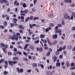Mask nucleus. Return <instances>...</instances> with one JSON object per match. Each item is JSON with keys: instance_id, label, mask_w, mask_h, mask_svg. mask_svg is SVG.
Segmentation results:
<instances>
[{"instance_id": "obj_1", "label": "nucleus", "mask_w": 75, "mask_h": 75, "mask_svg": "<svg viewBox=\"0 0 75 75\" xmlns=\"http://www.w3.org/2000/svg\"><path fill=\"white\" fill-rule=\"evenodd\" d=\"M72 15H71V16L70 17L68 15V13H65L64 14V17L65 19H68L69 20H72L74 18V16H73L74 15V17L75 18V13L72 12Z\"/></svg>"}, {"instance_id": "obj_2", "label": "nucleus", "mask_w": 75, "mask_h": 75, "mask_svg": "<svg viewBox=\"0 0 75 75\" xmlns=\"http://www.w3.org/2000/svg\"><path fill=\"white\" fill-rule=\"evenodd\" d=\"M20 35V34L19 33H17V35H13V36H11V38L12 40H16V41H18V37H17V36H18V35Z\"/></svg>"}, {"instance_id": "obj_3", "label": "nucleus", "mask_w": 75, "mask_h": 75, "mask_svg": "<svg viewBox=\"0 0 75 75\" xmlns=\"http://www.w3.org/2000/svg\"><path fill=\"white\" fill-rule=\"evenodd\" d=\"M58 26H56L55 28V33H59V35H61L62 34V33H61L62 31L61 30L58 29Z\"/></svg>"}, {"instance_id": "obj_4", "label": "nucleus", "mask_w": 75, "mask_h": 75, "mask_svg": "<svg viewBox=\"0 0 75 75\" xmlns=\"http://www.w3.org/2000/svg\"><path fill=\"white\" fill-rule=\"evenodd\" d=\"M28 12V10H25L24 11H21V16H24L25 15V13H27Z\"/></svg>"}, {"instance_id": "obj_5", "label": "nucleus", "mask_w": 75, "mask_h": 75, "mask_svg": "<svg viewBox=\"0 0 75 75\" xmlns=\"http://www.w3.org/2000/svg\"><path fill=\"white\" fill-rule=\"evenodd\" d=\"M8 62L9 65H11V66H13V64H16L17 63V62L16 61H9Z\"/></svg>"}, {"instance_id": "obj_6", "label": "nucleus", "mask_w": 75, "mask_h": 75, "mask_svg": "<svg viewBox=\"0 0 75 75\" xmlns=\"http://www.w3.org/2000/svg\"><path fill=\"white\" fill-rule=\"evenodd\" d=\"M7 3V1L6 0H0V3L3 4V3Z\"/></svg>"}, {"instance_id": "obj_7", "label": "nucleus", "mask_w": 75, "mask_h": 75, "mask_svg": "<svg viewBox=\"0 0 75 75\" xmlns=\"http://www.w3.org/2000/svg\"><path fill=\"white\" fill-rule=\"evenodd\" d=\"M18 19H21L22 20L21 21H22V22H23V21H24V17L21 16L20 17V16H19L18 17Z\"/></svg>"}, {"instance_id": "obj_8", "label": "nucleus", "mask_w": 75, "mask_h": 75, "mask_svg": "<svg viewBox=\"0 0 75 75\" xmlns=\"http://www.w3.org/2000/svg\"><path fill=\"white\" fill-rule=\"evenodd\" d=\"M65 46H64L62 48L60 47L59 49H58V51H61L62 50H65Z\"/></svg>"}, {"instance_id": "obj_9", "label": "nucleus", "mask_w": 75, "mask_h": 75, "mask_svg": "<svg viewBox=\"0 0 75 75\" xmlns=\"http://www.w3.org/2000/svg\"><path fill=\"white\" fill-rule=\"evenodd\" d=\"M58 37L57 35H54L53 36L52 38L53 39H56Z\"/></svg>"}, {"instance_id": "obj_10", "label": "nucleus", "mask_w": 75, "mask_h": 75, "mask_svg": "<svg viewBox=\"0 0 75 75\" xmlns=\"http://www.w3.org/2000/svg\"><path fill=\"white\" fill-rule=\"evenodd\" d=\"M46 74L47 75H52V73L50 71H47Z\"/></svg>"}, {"instance_id": "obj_11", "label": "nucleus", "mask_w": 75, "mask_h": 75, "mask_svg": "<svg viewBox=\"0 0 75 75\" xmlns=\"http://www.w3.org/2000/svg\"><path fill=\"white\" fill-rule=\"evenodd\" d=\"M14 5H16L17 6H19V4L17 2V1H15L14 3Z\"/></svg>"}, {"instance_id": "obj_12", "label": "nucleus", "mask_w": 75, "mask_h": 75, "mask_svg": "<svg viewBox=\"0 0 75 75\" xmlns=\"http://www.w3.org/2000/svg\"><path fill=\"white\" fill-rule=\"evenodd\" d=\"M56 66L57 67H60V63H57L56 64Z\"/></svg>"}, {"instance_id": "obj_13", "label": "nucleus", "mask_w": 75, "mask_h": 75, "mask_svg": "<svg viewBox=\"0 0 75 75\" xmlns=\"http://www.w3.org/2000/svg\"><path fill=\"white\" fill-rule=\"evenodd\" d=\"M27 30L29 32V35H31L32 34H33V32H31V31L30 29H28Z\"/></svg>"}, {"instance_id": "obj_14", "label": "nucleus", "mask_w": 75, "mask_h": 75, "mask_svg": "<svg viewBox=\"0 0 75 75\" xmlns=\"http://www.w3.org/2000/svg\"><path fill=\"white\" fill-rule=\"evenodd\" d=\"M2 50L3 51L4 53H5V54H6V53H7V51H6V48H3Z\"/></svg>"}, {"instance_id": "obj_15", "label": "nucleus", "mask_w": 75, "mask_h": 75, "mask_svg": "<svg viewBox=\"0 0 75 75\" xmlns=\"http://www.w3.org/2000/svg\"><path fill=\"white\" fill-rule=\"evenodd\" d=\"M37 51H41L42 50V49L41 48H40L38 49V48H37Z\"/></svg>"}, {"instance_id": "obj_16", "label": "nucleus", "mask_w": 75, "mask_h": 75, "mask_svg": "<svg viewBox=\"0 0 75 75\" xmlns=\"http://www.w3.org/2000/svg\"><path fill=\"white\" fill-rule=\"evenodd\" d=\"M51 29V28L49 27L48 29H46L45 30L46 32H48V30H50Z\"/></svg>"}, {"instance_id": "obj_17", "label": "nucleus", "mask_w": 75, "mask_h": 75, "mask_svg": "<svg viewBox=\"0 0 75 75\" xmlns=\"http://www.w3.org/2000/svg\"><path fill=\"white\" fill-rule=\"evenodd\" d=\"M28 44H26L25 45V47L24 48V50H25L27 48V47H28Z\"/></svg>"}, {"instance_id": "obj_18", "label": "nucleus", "mask_w": 75, "mask_h": 75, "mask_svg": "<svg viewBox=\"0 0 75 75\" xmlns=\"http://www.w3.org/2000/svg\"><path fill=\"white\" fill-rule=\"evenodd\" d=\"M13 60H18V57H15L13 58Z\"/></svg>"}, {"instance_id": "obj_19", "label": "nucleus", "mask_w": 75, "mask_h": 75, "mask_svg": "<svg viewBox=\"0 0 75 75\" xmlns=\"http://www.w3.org/2000/svg\"><path fill=\"white\" fill-rule=\"evenodd\" d=\"M4 59H1L0 61V64H1V63H2V62H4Z\"/></svg>"}, {"instance_id": "obj_20", "label": "nucleus", "mask_w": 75, "mask_h": 75, "mask_svg": "<svg viewBox=\"0 0 75 75\" xmlns=\"http://www.w3.org/2000/svg\"><path fill=\"white\" fill-rule=\"evenodd\" d=\"M13 20H14L13 22L14 23H16V21H17V20L16 18H13Z\"/></svg>"}, {"instance_id": "obj_21", "label": "nucleus", "mask_w": 75, "mask_h": 75, "mask_svg": "<svg viewBox=\"0 0 75 75\" xmlns=\"http://www.w3.org/2000/svg\"><path fill=\"white\" fill-rule=\"evenodd\" d=\"M47 41L48 42V43L49 44V45H51V42L50 41V40H49V39H47Z\"/></svg>"}, {"instance_id": "obj_22", "label": "nucleus", "mask_w": 75, "mask_h": 75, "mask_svg": "<svg viewBox=\"0 0 75 75\" xmlns=\"http://www.w3.org/2000/svg\"><path fill=\"white\" fill-rule=\"evenodd\" d=\"M41 41L43 42L45 44H46V43H47V40H46L44 41V40H43V39H41Z\"/></svg>"}, {"instance_id": "obj_23", "label": "nucleus", "mask_w": 75, "mask_h": 75, "mask_svg": "<svg viewBox=\"0 0 75 75\" xmlns=\"http://www.w3.org/2000/svg\"><path fill=\"white\" fill-rule=\"evenodd\" d=\"M57 43V40H55L53 42V44L54 45V44H56Z\"/></svg>"}, {"instance_id": "obj_24", "label": "nucleus", "mask_w": 75, "mask_h": 75, "mask_svg": "<svg viewBox=\"0 0 75 75\" xmlns=\"http://www.w3.org/2000/svg\"><path fill=\"white\" fill-rule=\"evenodd\" d=\"M38 65L39 66H40L42 68H44V65H43L39 64Z\"/></svg>"}, {"instance_id": "obj_25", "label": "nucleus", "mask_w": 75, "mask_h": 75, "mask_svg": "<svg viewBox=\"0 0 75 75\" xmlns=\"http://www.w3.org/2000/svg\"><path fill=\"white\" fill-rule=\"evenodd\" d=\"M1 47H4V45H5L4 44L2 43H1L0 44Z\"/></svg>"}, {"instance_id": "obj_26", "label": "nucleus", "mask_w": 75, "mask_h": 75, "mask_svg": "<svg viewBox=\"0 0 75 75\" xmlns=\"http://www.w3.org/2000/svg\"><path fill=\"white\" fill-rule=\"evenodd\" d=\"M38 17H35L34 18L33 20H38Z\"/></svg>"}, {"instance_id": "obj_27", "label": "nucleus", "mask_w": 75, "mask_h": 75, "mask_svg": "<svg viewBox=\"0 0 75 75\" xmlns=\"http://www.w3.org/2000/svg\"><path fill=\"white\" fill-rule=\"evenodd\" d=\"M71 7H74L75 6V4H73L71 5H70Z\"/></svg>"}, {"instance_id": "obj_28", "label": "nucleus", "mask_w": 75, "mask_h": 75, "mask_svg": "<svg viewBox=\"0 0 75 75\" xmlns=\"http://www.w3.org/2000/svg\"><path fill=\"white\" fill-rule=\"evenodd\" d=\"M19 72H23V69H21L19 70Z\"/></svg>"}, {"instance_id": "obj_29", "label": "nucleus", "mask_w": 75, "mask_h": 75, "mask_svg": "<svg viewBox=\"0 0 75 75\" xmlns=\"http://www.w3.org/2000/svg\"><path fill=\"white\" fill-rule=\"evenodd\" d=\"M30 48L32 50H34V47H33V46H30Z\"/></svg>"}, {"instance_id": "obj_30", "label": "nucleus", "mask_w": 75, "mask_h": 75, "mask_svg": "<svg viewBox=\"0 0 75 75\" xmlns=\"http://www.w3.org/2000/svg\"><path fill=\"white\" fill-rule=\"evenodd\" d=\"M23 7H27V5H26V4H25L24 3L23 5Z\"/></svg>"}, {"instance_id": "obj_31", "label": "nucleus", "mask_w": 75, "mask_h": 75, "mask_svg": "<svg viewBox=\"0 0 75 75\" xmlns=\"http://www.w3.org/2000/svg\"><path fill=\"white\" fill-rule=\"evenodd\" d=\"M23 53L24 55H25V56H27L28 55H27V53H25V52H23Z\"/></svg>"}, {"instance_id": "obj_32", "label": "nucleus", "mask_w": 75, "mask_h": 75, "mask_svg": "<svg viewBox=\"0 0 75 75\" xmlns=\"http://www.w3.org/2000/svg\"><path fill=\"white\" fill-rule=\"evenodd\" d=\"M39 42V40H38L37 41H35L34 42L35 44H37Z\"/></svg>"}, {"instance_id": "obj_33", "label": "nucleus", "mask_w": 75, "mask_h": 75, "mask_svg": "<svg viewBox=\"0 0 75 75\" xmlns=\"http://www.w3.org/2000/svg\"><path fill=\"white\" fill-rule=\"evenodd\" d=\"M16 54H19V55H21V52H20L18 51V52H17Z\"/></svg>"}, {"instance_id": "obj_34", "label": "nucleus", "mask_w": 75, "mask_h": 75, "mask_svg": "<svg viewBox=\"0 0 75 75\" xmlns=\"http://www.w3.org/2000/svg\"><path fill=\"white\" fill-rule=\"evenodd\" d=\"M57 57H56V56H54V62H55V61H56V60L57 59Z\"/></svg>"}, {"instance_id": "obj_35", "label": "nucleus", "mask_w": 75, "mask_h": 75, "mask_svg": "<svg viewBox=\"0 0 75 75\" xmlns=\"http://www.w3.org/2000/svg\"><path fill=\"white\" fill-rule=\"evenodd\" d=\"M8 55H11L12 54V53L11 52H8Z\"/></svg>"}, {"instance_id": "obj_36", "label": "nucleus", "mask_w": 75, "mask_h": 75, "mask_svg": "<svg viewBox=\"0 0 75 75\" xmlns=\"http://www.w3.org/2000/svg\"><path fill=\"white\" fill-rule=\"evenodd\" d=\"M50 25L51 27H54V24L52 23H51L50 24Z\"/></svg>"}, {"instance_id": "obj_37", "label": "nucleus", "mask_w": 75, "mask_h": 75, "mask_svg": "<svg viewBox=\"0 0 75 75\" xmlns=\"http://www.w3.org/2000/svg\"><path fill=\"white\" fill-rule=\"evenodd\" d=\"M71 30L72 31H74V30H75V27H73L71 28Z\"/></svg>"}, {"instance_id": "obj_38", "label": "nucleus", "mask_w": 75, "mask_h": 75, "mask_svg": "<svg viewBox=\"0 0 75 75\" xmlns=\"http://www.w3.org/2000/svg\"><path fill=\"white\" fill-rule=\"evenodd\" d=\"M50 55V52H48L46 56L47 57H48Z\"/></svg>"}, {"instance_id": "obj_39", "label": "nucleus", "mask_w": 75, "mask_h": 75, "mask_svg": "<svg viewBox=\"0 0 75 75\" xmlns=\"http://www.w3.org/2000/svg\"><path fill=\"white\" fill-rule=\"evenodd\" d=\"M40 38H44L45 37L44 35H40Z\"/></svg>"}, {"instance_id": "obj_40", "label": "nucleus", "mask_w": 75, "mask_h": 75, "mask_svg": "<svg viewBox=\"0 0 75 75\" xmlns=\"http://www.w3.org/2000/svg\"><path fill=\"white\" fill-rule=\"evenodd\" d=\"M72 3V0H69L68 1V3Z\"/></svg>"}, {"instance_id": "obj_41", "label": "nucleus", "mask_w": 75, "mask_h": 75, "mask_svg": "<svg viewBox=\"0 0 75 75\" xmlns=\"http://www.w3.org/2000/svg\"><path fill=\"white\" fill-rule=\"evenodd\" d=\"M19 27L20 28H22V29H24V28H23V26H22V25H21L19 26Z\"/></svg>"}, {"instance_id": "obj_42", "label": "nucleus", "mask_w": 75, "mask_h": 75, "mask_svg": "<svg viewBox=\"0 0 75 75\" xmlns=\"http://www.w3.org/2000/svg\"><path fill=\"white\" fill-rule=\"evenodd\" d=\"M57 26L59 27H61L62 26V24H58Z\"/></svg>"}, {"instance_id": "obj_43", "label": "nucleus", "mask_w": 75, "mask_h": 75, "mask_svg": "<svg viewBox=\"0 0 75 75\" xmlns=\"http://www.w3.org/2000/svg\"><path fill=\"white\" fill-rule=\"evenodd\" d=\"M53 16V15L52 14H50L49 15V16L50 17H52Z\"/></svg>"}, {"instance_id": "obj_44", "label": "nucleus", "mask_w": 75, "mask_h": 75, "mask_svg": "<svg viewBox=\"0 0 75 75\" xmlns=\"http://www.w3.org/2000/svg\"><path fill=\"white\" fill-rule=\"evenodd\" d=\"M33 67H36V66H37V64L35 63H34L33 64Z\"/></svg>"}, {"instance_id": "obj_45", "label": "nucleus", "mask_w": 75, "mask_h": 75, "mask_svg": "<svg viewBox=\"0 0 75 75\" xmlns=\"http://www.w3.org/2000/svg\"><path fill=\"white\" fill-rule=\"evenodd\" d=\"M24 61H28V59L27 58L24 59Z\"/></svg>"}, {"instance_id": "obj_46", "label": "nucleus", "mask_w": 75, "mask_h": 75, "mask_svg": "<svg viewBox=\"0 0 75 75\" xmlns=\"http://www.w3.org/2000/svg\"><path fill=\"white\" fill-rule=\"evenodd\" d=\"M70 69V70H73V69H75V67H72V68H71Z\"/></svg>"}, {"instance_id": "obj_47", "label": "nucleus", "mask_w": 75, "mask_h": 75, "mask_svg": "<svg viewBox=\"0 0 75 75\" xmlns=\"http://www.w3.org/2000/svg\"><path fill=\"white\" fill-rule=\"evenodd\" d=\"M68 1L69 0H64V2L66 3H68Z\"/></svg>"}, {"instance_id": "obj_48", "label": "nucleus", "mask_w": 75, "mask_h": 75, "mask_svg": "<svg viewBox=\"0 0 75 75\" xmlns=\"http://www.w3.org/2000/svg\"><path fill=\"white\" fill-rule=\"evenodd\" d=\"M52 68V66H50V67H48V69H51Z\"/></svg>"}, {"instance_id": "obj_49", "label": "nucleus", "mask_w": 75, "mask_h": 75, "mask_svg": "<svg viewBox=\"0 0 75 75\" xmlns=\"http://www.w3.org/2000/svg\"><path fill=\"white\" fill-rule=\"evenodd\" d=\"M37 0H34V2H33L34 4H35L36 3H37Z\"/></svg>"}, {"instance_id": "obj_50", "label": "nucleus", "mask_w": 75, "mask_h": 75, "mask_svg": "<svg viewBox=\"0 0 75 75\" xmlns=\"http://www.w3.org/2000/svg\"><path fill=\"white\" fill-rule=\"evenodd\" d=\"M28 58L29 59H31L32 58H31V57L30 56H29L28 57Z\"/></svg>"}, {"instance_id": "obj_51", "label": "nucleus", "mask_w": 75, "mask_h": 75, "mask_svg": "<svg viewBox=\"0 0 75 75\" xmlns=\"http://www.w3.org/2000/svg\"><path fill=\"white\" fill-rule=\"evenodd\" d=\"M33 18V16H30V18H29V19H30V20H32Z\"/></svg>"}, {"instance_id": "obj_52", "label": "nucleus", "mask_w": 75, "mask_h": 75, "mask_svg": "<svg viewBox=\"0 0 75 75\" xmlns=\"http://www.w3.org/2000/svg\"><path fill=\"white\" fill-rule=\"evenodd\" d=\"M17 71L19 73L20 70L19 69V68H17Z\"/></svg>"}, {"instance_id": "obj_53", "label": "nucleus", "mask_w": 75, "mask_h": 75, "mask_svg": "<svg viewBox=\"0 0 75 75\" xmlns=\"http://www.w3.org/2000/svg\"><path fill=\"white\" fill-rule=\"evenodd\" d=\"M62 24L63 25H65V23L64 21L62 20Z\"/></svg>"}, {"instance_id": "obj_54", "label": "nucleus", "mask_w": 75, "mask_h": 75, "mask_svg": "<svg viewBox=\"0 0 75 75\" xmlns=\"http://www.w3.org/2000/svg\"><path fill=\"white\" fill-rule=\"evenodd\" d=\"M67 67H68V66L69 65V62H67Z\"/></svg>"}, {"instance_id": "obj_55", "label": "nucleus", "mask_w": 75, "mask_h": 75, "mask_svg": "<svg viewBox=\"0 0 75 75\" xmlns=\"http://www.w3.org/2000/svg\"><path fill=\"white\" fill-rule=\"evenodd\" d=\"M61 39L62 40H65V38L63 36H62L61 37Z\"/></svg>"}, {"instance_id": "obj_56", "label": "nucleus", "mask_w": 75, "mask_h": 75, "mask_svg": "<svg viewBox=\"0 0 75 75\" xmlns=\"http://www.w3.org/2000/svg\"><path fill=\"white\" fill-rule=\"evenodd\" d=\"M4 47H5V48H7V47H8V45H5Z\"/></svg>"}, {"instance_id": "obj_57", "label": "nucleus", "mask_w": 75, "mask_h": 75, "mask_svg": "<svg viewBox=\"0 0 75 75\" xmlns=\"http://www.w3.org/2000/svg\"><path fill=\"white\" fill-rule=\"evenodd\" d=\"M7 25V22H5L4 23V25L6 26Z\"/></svg>"}, {"instance_id": "obj_58", "label": "nucleus", "mask_w": 75, "mask_h": 75, "mask_svg": "<svg viewBox=\"0 0 75 75\" xmlns=\"http://www.w3.org/2000/svg\"><path fill=\"white\" fill-rule=\"evenodd\" d=\"M41 21L42 23H44V22H45V20H44L43 19H42L41 20Z\"/></svg>"}, {"instance_id": "obj_59", "label": "nucleus", "mask_w": 75, "mask_h": 75, "mask_svg": "<svg viewBox=\"0 0 75 75\" xmlns=\"http://www.w3.org/2000/svg\"><path fill=\"white\" fill-rule=\"evenodd\" d=\"M71 67H73V66H74V63H72L71 64Z\"/></svg>"}, {"instance_id": "obj_60", "label": "nucleus", "mask_w": 75, "mask_h": 75, "mask_svg": "<svg viewBox=\"0 0 75 75\" xmlns=\"http://www.w3.org/2000/svg\"><path fill=\"white\" fill-rule=\"evenodd\" d=\"M0 28H2V29H3V28H4V27H3V26L2 25H1L0 26Z\"/></svg>"}, {"instance_id": "obj_61", "label": "nucleus", "mask_w": 75, "mask_h": 75, "mask_svg": "<svg viewBox=\"0 0 75 75\" xmlns=\"http://www.w3.org/2000/svg\"><path fill=\"white\" fill-rule=\"evenodd\" d=\"M31 70H28L27 71V72H31Z\"/></svg>"}, {"instance_id": "obj_62", "label": "nucleus", "mask_w": 75, "mask_h": 75, "mask_svg": "<svg viewBox=\"0 0 75 75\" xmlns=\"http://www.w3.org/2000/svg\"><path fill=\"white\" fill-rule=\"evenodd\" d=\"M56 55H58L59 54V52H58V51L56 52Z\"/></svg>"}, {"instance_id": "obj_63", "label": "nucleus", "mask_w": 75, "mask_h": 75, "mask_svg": "<svg viewBox=\"0 0 75 75\" xmlns=\"http://www.w3.org/2000/svg\"><path fill=\"white\" fill-rule=\"evenodd\" d=\"M71 75H75V74L74 72H71Z\"/></svg>"}, {"instance_id": "obj_64", "label": "nucleus", "mask_w": 75, "mask_h": 75, "mask_svg": "<svg viewBox=\"0 0 75 75\" xmlns=\"http://www.w3.org/2000/svg\"><path fill=\"white\" fill-rule=\"evenodd\" d=\"M72 50H73V51H75V46L73 49Z\"/></svg>"}]
</instances>
